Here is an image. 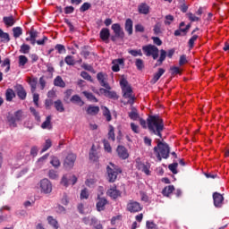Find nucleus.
Listing matches in <instances>:
<instances>
[{
    "mask_svg": "<svg viewBox=\"0 0 229 229\" xmlns=\"http://www.w3.org/2000/svg\"><path fill=\"white\" fill-rule=\"evenodd\" d=\"M148 128L151 133L162 139L164 131V120L158 115H149L147 119Z\"/></svg>",
    "mask_w": 229,
    "mask_h": 229,
    "instance_id": "nucleus-1",
    "label": "nucleus"
},
{
    "mask_svg": "<svg viewBox=\"0 0 229 229\" xmlns=\"http://www.w3.org/2000/svg\"><path fill=\"white\" fill-rule=\"evenodd\" d=\"M120 87L122 89L123 99H127L126 102H123V105L132 106L137 98H135V95L133 94V89H131L130 83H128V81L124 78H122L120 80Z\"/></svg>",
    "mask_w": 229,
    "mask_h": 229,
    "instance_id": "nucleus-2",
    "label": "nucleus"
},
{
    "mask_svg": "<svg viewBox=\"0 0 229 229\" xmlns=\"http://www.w3.org/2000/svg\"><path fill=\"white\" fill-rule=\"evenodd\" d=\"M157 145L154 148V153L156 154L157 160L161 162L162 158H169V153H171L169 145L165 142L160 141V140H157Z\"/></svg>",
    "mask_w": 229,
    "mask_h": 229,
    "instance_id": "nucleus-3",
    "label": "nucleus"
},
{
    "mask_svg": "<svg viewBox=\"0 0 229 229\" xmlns=\"http://www.w3.org/2000/svg\"><path fill=\"white\" fill-rule=\"evenodd\" d=\"M29 37L25 38L26 42H30L31 46H35V44H38V46H46V42L49 40V38L47 36H43L41 39L37 40L38 38V31L35 30V29H31L30 31L27 32Z\"/></svg>",
    "mask_w": 229,
    "mask_h": 229,
    "instance_id": "nucleus-4",
    "label": "nucleus"
},
{
    "mask_svg": "<svg viewBox=\"0 0 229 229\" xmlns=\"http://www.w3.org/2000/svg\"><path fill=\"white\" fill-rule=\"evenodd\" d=\"M108 182L114 183L117 180V175L123 173V168L117 166L114 163H110L106 167Z\"/></svg>",
    "mask_w": 229,
    "mask_h": 229,
    "instance_id": "nucleus-5",
    "label": "nucleus"
},
{
    "mask_svg": "<svg viewBox=\"0 0 229 229\" xmlns=\"http://www.w3.org/2000/svg\"><path fill=\"white\" fill-rule=\"evenodd\" d=\"M142 51L146 56H152L153 60L158 58L159 50L155 45L143 46Z\"/></svg>",
    "mask_w": 229,
    "mask_h": 229,
    "instance_id": "nucleus-6",
    "label": "nucleus"
},
{
    "mask_svg": "<svg viewBox=\"0 0 229 229\" xmlns=\"http://www.w3.org/2000/svg\"><path fill=\"white\" fill-rule=\"evenodd\" d=\"M135 166L138 169V171H141V173H144L147 174V176L151 175V164L146 163L144 164L140 157H137L135 160Z\"/></svg>",
    "mask_w": 229,
    "mask_h": 229,
    "instance_id": "nucleus-7",
    "label": "nucleus"
},
{
    "mask_svg": "<svg viewBox=\"0 0 229 229\" xmlns=\"http://www.w3.org/2000/svg\"><path fill=\"white\" fill-rule=\"evenodd\" d=\"M144 208L141 206L140 202L131 199L128 201L126 206L127 212H131V214H137L141 212Z\"/></svg>",
    "mask_w": 229,
    "mask_h": 229,
    "instance_id": "nucleus-8",
    "label": "nucleus"
},
{
    "mask_svg": "<svg viewBox=\"0 0 229 229\" xmlns=\"http://www.w3.org/2000/svg\"><path fill=\"white\" fill-rule=\"evenodd\" d=\"M22 119H24L22 110L16 111L13 116L8 117L9 126H12L13 128H17V123L22 121Z\"/></svg>",
    "mask_w": 229,
    "mask_h": 229,
    "instance_id": "nucleus-9",
    "label": "nucleus"
},
{
    "mask_svg": "<svg viewBox=\"0 0 229 229\" xmlns=\"http://www.w3.org/2000/svg\"><path fill=\"white\" fill-rule=\"evenodd\" d=\"M78 182V177L74 174H65L61 180V185L64 187H69V185H76Z\"/></svg>",
    "mask_w": 229,
    "mask_h": 229,
    "instance_id": "nucleus-10",
    "label": "nucleus"
},
{
    "mask_svg": "<svg viewBox=\"0 0 229 229\" xmlns=\"http://www.w3.org/2000/svg\"><path fill=\"white\" fill-rule=\"evenodd\" d=\"M39 187L41 189V192H44V194H51V192H53V184L48 179L41 180L39 182Z\"/></svg>",
    "mask_w": 229,
    "mask_h": 229,
    "instance_id": "nucleus-11",
    "label": "nucleus"
},
{
    "mask_svg": "<svg viewBox=\"0 0 229 229\" xmlns=\"http://www.w3.org/2000/svg\"><path fill=\"white\" fill-rule=\"evenodd\" d=\"M97 80L100 83L101 87L110 89V84H108V74L100 72L97 74Z\"/></svg>",
    "mask_w": 229,
    "mask_h": 229,
    "instance_id": "nucleus-12",
    "label": "nucleus"
},
{
    "mask_svg": "<svg viewBox=\"0 0 229 229\" xmlns=\"http://www.w3.org/2000/svg\"><path fill=\"white\" fill-rule=\"evenodd\" d=\"M27 83H29L30 87V92L35 94L37 92V85H38V79L34 76L27 77Z\"/></svg>",
    "mask_w": 229,
    "mask_h": 229,
    "instance_id": "nucleus-13",
    "label": "nucleus"
},
{
    "mask_svg": "<svg viewBox=\"0 0 229 229\" xmlns=\"http://www.w3.org/2000/svg\"><path fill=\"white\" fill-rule=\"evenodd\" d=\"M108 205V200L105 199V197H101V195H98L97 198V210L98 212H102V210H105V207Z\"/></svg>",
    "mask_w": 229,
    "mask_h": 229,
    "instance_id": "nucleus-14",
    "label": "nucleus"
},
{
    "mask_svg": "<svg viewBox=\"0 0 229 229\" xmlns=\"http://www.w3.org/2000/svg\"><path fill=\"white\" fill-rule=\"evenodd\" d=\"M111 30L114 31L117 38H124V30L122 29L121 24L114 23L112 25Z\"/></svg>",
    "mask_w": 229,
    "mask_h": 229,
    "instance_id": "nucleus-15",
    "label": "nucleus"
},
{
    "mask_svg": "<svg viewBox=\"0 0 229 229\" xmlns=\"http://www.w3.org/2000/svg\"><path fill=\"white\" fill-rule=\"evenodd\" d=\"M99 37L102 42H105V44H109L110 43V29L103 28L100 30Z\"/></svg>",
    "mask_w": 229,
    "mask_h": 229,
    "instance_id": "nucleus-16",
    "label": "nucleus"
},
{
    "mask_svg": "<svg viewBox=\"0 0 229 229\" xmlns=\"http://www.w3.org/2000/svg\"><path fill=\"white\" fill-rule=\"evenodd\" d=\"M214 205L216 208H221L223 207V202L225 201V197L221 193L215 192L213 194Z\"/></svg>",
    "mask_w": 229,
    "mask_h": 229,
    "instance_id": "nucleus-17",
    "label": "nucleus"
},
{
    "mask_svg": "<svg viewBox=\"0 0 229 229\" xmlns=\"http://www.w3.org/2000/svg\"><path fill=\"white\" fill-rule=\"evenodd\" d=\"M112 71L113 72H119L121 71V67L119 65H124V59L123 58H118V59H114L112 61Z\"/></svg>",
    "mask_w": 229,
    "mask_h": 229,
    "instance_id": "nucleus-18",
    "label": "nucleus"
},
{
    "mask_svg": "<svg viewBox=\"0 0 229 229\" xmlns=\"http://www.w3.org/2000/svg\"><path fill=\"white\" fill-rule=\"evenodd\" d=\"M116 153L120 158L123 160H126L128 157H130V154L128 153V149L124 148V146L119 145L116 149Z\"/></svg>",
    "mask_w": 229,
    "mask_h": 229,
    "instance_id": "nucleus-19",
    "label": "nucleus"
},
{
    "mask_svg": "<svg viewBox=\"0 0 229 229\" xmlns=\"http://www.w3.org/2000/svg\"><path fill=\"white\" fill-rule=\"evenodd\" d=\"M16 94L19 98V99H21V101H24L26 99L28 93L26 92V89L22 85L16 86Z\"/></svg>",
    "mask_w": 229,
    "mask_h": 229,
    "instance_id": "nucleus-20",
    "label": "nucleus"
},
{
    "mask_svg": "<svg viewBox=\"0 0 229 229\" xmlns=\"http://www.w3.org/2000/svg\"><path fill=\"white\" fill-rule=\"evenodd\" d=\"M74 162H76V155L68 154L64 160L65 167H72L74 165Z\"/></svg>",
    "mask_w": 229,
    "mask_h": 229,
    "instance_id": "nucleus-21",
    "label": "nucleus"
},
{
    "mask_svg": "<svg viewBox=\"0 0 229 229\" xmlns=\"http://www.w3.org/2000/svg\"><path fill=\"white\" fill-rule=\"evenodd\" d=\"M128 115L131 121H138L140 119V115H139V111L137 108L133 107V105L131 106V112L128 113Z\"/></svg>",
    "mask_w": 229,
    "mask_h": 229,
    "instance_id": "nucleus-22",
    "label": "nucleus"
},
{
    "mask_svg": "<svg viewBox=\"0 0 229 229\" xmlns=\"http://www.w3.org/2000/svg\"><path fill=\"white\" fill-rule=\"evenodd\" d=\"M107 196H110L113 199H117V197L121 196V191L117 190L116 186H114L107 191Z\"/></svg>",
    "mask_w": 229,
    "mask_h": 229,
    "instance_id": "nucleus-23",
    "label": "nucleus"
},
{
    "mask_svg": "<svg viewBox=\"0 0 229 229\" xmlns=\"http://www.w3.org/2000/svg\"><path fill=\"white\" fill-rule=\"evenodd\" d=\"M86 113L88 115H98L99 114V106L90 105L86 108Z\"/></svg>",
    "mask_w": 229,
    "mask_h": 229,
    "instance_id": "nucleus-24",
    "label": "nucleus"
},
{
    "mask_svg": "<svg viewBox=\"0 0 229 229\" xmlns=\"http://www.w3.org/2000/svg\"><path fill=\"white\" fill-rule=\"evenodd\" d=\"M3 22L6 26V28H12L16 22L15 18L13 16H4L3 18Z\"/></svg>",
    "mask_w": 229,
    "mask_h": 229,
    "instance_id": "nucleus-25",
    "label": "nucleus"
},
{
    "mask_svg": "<svg viewBox=\"0 0 229 229\" xmlns=\"http://www.w3.org/2000/svg\"><path fill=\"white\" fill-rule=\"evenodd\" d=\"M124 30L128 35H133V21L131 19L129 18L125 21Z\"/></svg>",
    "mask_w": 229,
    "mask_h": 229,
    "instance_id": "nucleus-26",
    "label": "nucleus"
},
{
    "mask_svg": "<svg viewBox=\"0 0 229 229\" xmlns=\"http://www.w3.org/2000/svg\"><path fill=\"white\" fill-rule=\"evenodd\" d=\"M164 72H165V70H164V68H159L157 72H156L152 78V80L150 81V83H157V81H158L160 80V78H162V75L164 74Z\"/></svg>",
    "mask_w": 229,
    "mask_h": 229,
    "instance_id": "nucleus-27",
    "label": "nucleus"
},
{
    "mask_svg": "<svg viewBox=\"0 0 229 229\" xmlns=\"http://www.w3.org/2000/svg\"><path fill=\"white\" fill-rule=\"evenodd\" d=\"M173 192H174V185L165 186L162 191L163 196H165L166 198H169V196H171V194H173Z\"/></svg>",
    "mask_w": 229,
    "mask_h": 229,
    "instance_id": "nucleus-28",
    "label": "nucleus"
},
{
    "mask_svg": "<svg viewBox=\"0 0 229 229\" xmlns=\"http://www.w3.org/2000/svg\"><path fill=\"white\" fill-rule=\"evenodd\" d=\"M55 87H60L61 89H65V81L62 79V76H56L54 80Z\"/></svg>",
    "mask_w": 229,
    "mask_h": 229,
    "instance_id": "nucleus-29",
    "label": "nucleus"
},
{
    "mask_svg": "<svg viewBox=\"0 0 229 229\" xmlns=\"http://www.w3.org/2000/svg\"><path fill=\"white\" fill-rule=\"evenodd\" d=\"M54 107L57 112L63 113L65 112V107L64 106V102L62 100L58 99L54 102Z\"/></svg>",
    "mask_w": 229,
    "mask_h": 229,
    "instance_id": "nucleus-30",
    "label": "nucleus"
},
{
    "mask_svg": "<svg viewBox=\"0 0 229 229\" xmlns=\"http://www.w3.org/2000/svg\"><path fill=\"white\" fill-rule=\"evenodd\" d=\"M71 103H74L75 105H78L79 106H83L85 105V102L81 100V98L78 95H73L71 99Z\"/></svg>",
    "mask_w": 229,
    "mask_h": 229,
    "instance_id": "nucleus-31",
    "label": "nucleus"
},
{
    "mask_svg": "<svg viewBox=\"0 0 229 229\" xmlns=\"http://www.w3.org/2000/svg\"><path fill=\"white\" fill-rule=\"evenodd\" d=\"M47 221L50 226H52L54 229H58L60 228V225L58 224V220L55 219V217L49 216H47Z\"/></svg>",
    "mask_w": 229,
    "mask_h": 229,
    "instance_id": "nucleus-32",
    "label": "nucleus"
},
{
    "mask_svg": "<svg viewBox=\"0 0 229 229\" xmlns=\"http://www.w3.org/2000/svg\"><path fill=\"white\" fill-rule=\"evenodd\" d=\"M15 98V91L12 89H7L5 91V99L6 101H13Z\"/></svg>",
    "mask_w": 229,
    "mask_h": 229,
    "instance_id": "nucleus-33",
    "label": "nucleus"
},
{
    "mask_svg": "<svg viewBox=\"0 0 229 229\" xmlns=\"http://www.w3.org/2000/svg\"><path fill=\"white\" fill-rule=\"evenodd\" d=\"M30 51H31V47L28 44L24 43L20 47V53L22 55H30Z\"/></svg>",
    "mask_w": 229,
    "mask_h": 229,
    "instance_id": "nucleus-34",
    "label": "nucleus"
},
{
    "mask_svg": "<svg viewBox=\"0 0 229 229\" xmlns=\"http://www.w3.org/2000/svg\"><path fill=\"white\" fill-rule=\"evenodd\" d=\"M83 96L89 99V101H92V103H98L99 100L94 96V94L89 92V91H83Z\"/></svg>",
    "mask_w": 229,
    "mask_h": 229,
    "instance_id": "nucleus-35",
    "label": "nucleus"
},
{
    "mask_svg": "<svg viewBox=\"0 0 229 229\" xmlns=\"http://www.w3.org/2000/svg\"><path fill=\"white\" fill-rule=\"evenodd\" d=\"M138 10L140 13H143L144 15H148L149 13V6L146 4H140L138 7Z\"/></svg>",
    "mask_w": 229,
    "mask_h": 229,
    "instance_id": "nucleus-36",
    "label": "nucleus"
},
{
    "mask_svg": "<svg viewBox=\"0 0 229 229\" xmlns=\"http://www.w3.org/2000/svg\"><path fill=\"white\" fill-rule=\"evenodd\" d=\"M43 130H51L53 126L51 125V116H47L46 121L41 124Z\"/></svg>",
    "mask_w": 229,
    "mask_h": 229,
    "instance_id": "nucleus-37",
    "label": "nucleus"
},
{
    "mask_svg": "<svg viewBox=\"0 0 229 229\" xmlns=\"http://www.w3.org/2000/svg\"><path fill=\"white\" fill-rule=\"evenodd\" d=\"M0 38L1 42H10V34H8V32H4L2 29H0Z\"/></svg>",
    "mask_w": 229,
    "mask_h": 229,
    "instance_id": "nucleus-38",
    "label": "nucleus"
},
{
    "mask_svg": "<svg viewBox=\"0 0 229 229\" xmlns=\"http://www.w3.org/2000/svg\"><path fill=\"white\" fill-rule=\"evenodd\" d=\"M108 139L113 142H115V132L113 125H109L108 127Z\"/></svg>",
    "mask_w": 229,
    "mask_h": 229,
    "instance_id": "nucleus-39",
    "label": "nucleus"
},
{
    "mask_svg": "<svg viewBox=\"0 0 229 229\" xmlns=\"http://www.w3.org/2000/svg\"><path fill=\"white\" fill-rule=\"evenodd\" d=\"M13 35L14 38H19L22 35V28L21 27L13 28Z\"/></svg>",
    "mask_w": 229,
    "mask_h": 229,
    "instance_id": "nucleus-40",
    "label": "nucleus"
},
{
    "mask_svg": "<svg viewBox=\"0 0 229 229\" xmlns=\"http://www.w3.org/2000/svg\"><path fill=\"white\" fill-rule=\"evenodd\" d=\"M19 67H24L28 64V57L26 55H19L18 57Z\"/></svg>",
    "mask_w": 229,
    "mask_h": 229,
    "instance_id": "nucleus-41",
    "label": "nucleus"
},
{
    "mask_svg": "<svg viewBox=\"0 0 229 229\" xmlns=\"http://www.w3.org/2000/svg\"><path fill=\"white\" fill-rule=\"evenodd\" d=\"M166 56H167V52H165V50L164 49H161L160 56H159V59L157 60L158 65H162V64H164V60H165Z\"/></svg>",
    "mask_w": 229,
    "mask_h": 229,
    "instance_id": "nucleus-42",
    "label": "nucleus"
},
{
    "mask_svg": "<svg viewBox=\"0 0 229 229\" xmlns=\"http://www.w3.org/2000/svg\"><path fill=\"white\" fill-rule=\"evenodd\" d=\"M198 38H199V35L194 34L188 41V46L190 47V49H192L194 47V43L196 42V40H198Z\"/></svg>",
    "mask_w": 229,
    "mask_h": 229,
    "instance_id": "nucleus-43",
    "label": "nucleus"
},
{
    "mask_svg": "<svg viewBox=\"0 0 229 229\" xmlns=\"http://www.w3.org/2000/svg\"><path fill=\"white\" fill-rule=\"evenodd\" d=\"M81 78H83V80H86L87 81H90V83H94V80L92 79V76H90V74H89V72H81Z\"/></svg>",
    "mask_w": 229,
    "mask_h": 229,
    "instance_id": "nucleus-44",
    "label": "nucleus"
},
{
    "mask_svg": "<svg viewBox=\"0 0 229 229\" xmlns=\"http://www.w3.org/2000/svg\"><path fill=\"white\" fill-rule=\"evenodd\" d=\"M103 115L106 117L107 123H110V121H112V114L107 107H104Z\"/></svg>",
    "mask_w": 229,
    "mask_h": 229,
    "instance_id": "nucleus-45",
    "label": "nucleus"
},
{
    "mask_svg": "<svg viewBox=\"0 0 229 229\" xmlns=\"http://www.w3.org/2000/svg\"><path fill=\"white\" fill-rule=\"evenodd\" d=\"M64 62L65 64H67V65H75L76 64V61L74 60V56L72 55H67L64 58Z\"/></svg>",
    "mask_w": 229,
    "mask_h": 229,
    "instance_id": "nucleus-46",
    "label": "nucleus"
},
{
    "mask_svg": "<svg viewBox=\"0 0 229 229\" xmlns=\"http://www.w3.org/2000/svg\"><path fill=\"white\" fill-rule=\"evenodd\" d=\"M71 96H72V89H67L64 92V103H69V101H71Z\"/></svg>",
    "mask_w": 229,
    "mask_h": 229,
    "instance_id": "nucleus-47",
    "label": "nucleus"
},
{
    "mask_svg": "<svg viewBox=\"0 0 229 229\" xmlns=\"http://www.w3.org/2000/svg\"><path fill=\"white\" fill-rule=\"evenodd\" d=\"M168 169L173 173V174H178V163L169 165Z\"/></svg>",
    "mask_w": 229,
    "mask_h": 229,
    "instance_id": "nucleus-48",
    "label": "nucleus"
},
{
    "mask_svg": "<svg viewBox=\"0 0 229 229\" xmlns=\"http://www.w3.org/2000/svg\"><path fill=\"white\" fill-rule=\"evenodd\" d=\"M129 55H131V56H142V50L138 49H129L128 50Z\"/></svg>",
    "mask_w": 229,
    "mask_h": 229,
    "instance_id": "nucleus-49",
    "label": "nucleus"
},
{
    "mask_svg": "<svg viewBox=\"0 0 229 229\" xmlns=\"http://www.w3.org/2000/svg\"><path fill=\"white\" fill-rule=\"evenodd\" d=\"M153 31L155 35H160V33H162V24L160 22L156 23Z\"/></svg>",
    "mask_w": 229,
    "mask_h": 229,
    "instance_id": "nucleus-50",
    "label": "nucleus"
},
{
    "mask_svg": "<svg viewBox=\"0 0 229 229\" xmlns=\"http://www.w3.org/2000/svg\"><path fill=\"white\" fill-rule=\"evenodd\" d=\"M135 65L138 71H142L144 69V61L142 59H136Z\"/></svg>",
    "mask_w": 229,
    "mask_h": 229,
    "instance_id": "nucleus-51",
    "label": "nucleus"
},
{
    "mask_svg": "<svg viewBox=\"0 0 229 229\" xmlns=\"http://www.w3.org/2000/svg\"><path fill=\"white\" fill-rule=\"evenodd\" d=\"M51 146H53V143L51 142V140H47L44 146H43L41 153H45V151H47V149H49V148H51Z\"/></svg>",
    "mask_w": 229,
    "mask_h": 229,
    "instance_id": "nucleus-52",
    "label": "nucleus"
},
{
    "mask_svg": "<svg viewBox=\"0 0 229 229\" xmlns=\"http://www.w3.org/2000/svg\"><path fill=\"white\" fill-rule=\"evenodd\" d=\"M106 98H109V99H119V96L115 91H107V95Z\"/></svg>",
    "mask_w": 229,
    "mask_h": 229,
    "instance_id": "nucleus-53",
    "label": "nucleus"
},
{
    "mask_svg": "<svg viewBox=\"0 0 229 229\" xmlns=\"http://www.w3.org/2000/svg\"><path fill=\"white\" fill-rule=\"evenodd\" d=\"M103 144H104V149L107 151V153H112V146H110V143L108 142V140H104Z\"/></svg>",
    "mask_w": 229,
    "mask_h": 229,
    "instance_id": "nucleus-54",
    "label": "nucleus"
},
{
    "mask_svg": "<svg viewBox=\"0 0 229 229\" xmlns=\"http://www.w3.org/2000/svg\"><path fill=\"white\" fill-rule=\"evenodd\" d=\"M55 49L59 53V55H62V53H65V46L61 45V44H57L55 47Z\"/></svg>",
    "mask_w": 229,
    "mask_h": 229,
    "instance_id": "nucleus-55",
    "label": "nucleus"
},
{
    "mask_svg": "<svg viewBox=\"0 0 229 229\" xmlns=\"http://www.w3.org/2000/svg\"><path fill=\"white\" fill-rule=\"evenodd\" d=\"M146 226L147 229H158V226H157V224H155L153 221H147Z\"/></svg>",
    "mask_w": 229,
    "mask_h": 229,
    "instance_id": "nucleus-56",
    "label": "nucleus"
},
{
    "mask_svg": "<svg viewBox=\"0 0 229 229\" xmlns=\"http://www.w3.org/2000/svg\"><path fill=\"white\" fill-rule=\"evenodd\" d=\"M50 164H52V165L54 167H59V165H60V159H58V157H53L52 160L50 161Z\"/></svg>",
    "mask_w": 229,
    "mask_h": 229,
    "instance_id": "nucleus-57",
    "label": "nucleus"
},
{
    "mask_svg": "<svg viewBox=\"0 0 229 229\" xmlns=\"http://www.w3.org/2000/svg\"><path fill=\"white\" fill-rule=\"evenodd\" d=\"M2 67H6L5 72L10 71V58H5L2 64Z\"/></svg>",
    "mask_w": 229,
    "mask_h": 229,
    "instance_id": "nucleus-58",
    "label": "nucleus"
},
{
    "mask_svg": "<svg viewBox=\"0 0 229 229\" xmlns=\"http://www.w3.org/2000/svg\"><path fill=\"white\" fill-rule=\"evenodd\" d=\"M30 113L32 114V115H34L35 119L37 121H40V115L38 114V112H37L35 107H30Z\"/></svg>",
    "mask_w": 229,
    "mask_h": 229,
    "instance_id": "nucleus-59",
    "label": "nucleus"
},
{
    "mask_svg": "<svg viewBox=\"0 0 229 229\" xmlns=\"http://www.w3.org/2000/svg\"><path fill=\"white\" fill-rule=\"evenodd\" d=\"M188 19L191 21V22H198L199 21V17L195 16L192 13H190L188 14Z\"/></svg>",
    "mask_w": 229,
    "mask_h": 229,
    "instance_id": "nucleus-60",
    "label": "nucleus"
},
{
    "mask_svg": "<svg viewBox=\"0 0 229 229\" xmlns=\"http://www.w3.org/2000/svg\"><path fill=\"white\" fill-rule=\"evenodd\" d=\"M140 196L141 198V201H144L145 203H148L149 201V197H148V194L144 191H140Z\"/></svg>",
    "mask_w": 229,
    "mask_h": 229,
    "instance_id": "nucleus-61",
    "label": "nucleus"
},
{
    "mask_svg": "<svg viewBox=\"0 0 229 229\" xmlns=\"http://www.w3.org/2000/svg\"><path fill=\"white\" fill-rule=\"evenodd\" d=\"M173 76L176 74H182V70L179 67L174 66L171 68Z\"/></svg>",
    "mask_w": 229,
    "mask_h": 229,
    "instance_id": "nucleus-62",
    "label": "nucleus"
},
{
    "mask_svg": "<svg viewBox=\"0 0 229 229\" xmlns=\"http://www.w3.org/2000/svg\"><path fill=\"white\" fill-rule=\"evenodd\" d=\"M131 130H132V131L134 133H140V130L139 129V125L135 124L134 123H131Z\"/></svg>",
    "mask_w": 229,
    "mask_h": 229,
    "instance_id": "nucleus-63",
    "label": "nucleus"
},
{
    "mask_svg": "<svg viewBox=\"0 0 229 229\" xmlns=\"http://www.w3.org/2000/svg\"><path fill=\"white\" fill-rule=\"evenodd\" d=\"M90 6L91 5L89 3H84L80 8V12H87V10L90 8Z\"/></svg>",
    "mask_w": 229,
    "mask_h": 229,
    "instance_id": "nucleus-64",
    "label": "nucleus"
}]
</instances>
